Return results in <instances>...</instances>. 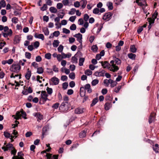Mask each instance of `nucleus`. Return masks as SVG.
<instances>
[{
    "instance_id": "obj_4",
    "label": "nucleus",
    "mask_w": 159,
    "mask_h": 159,
    "mask_svg": "<svg viewBox=\"0 0 159 159\" xmlns=\"http://www.w3.org/2000/svg\"><path fill=\"white\" fill-rule=\"evenodd\" d=\"M21 69L20 66L17 64H13L10 68L11 71L15 73H18Z\"/></svg>"
},
{
    "instance_id": "obj_58",
    "label": "nucleus",
    "mask_w": 159,
    "mask_h": 159,
    "mask_svg": "<svg viewBox=\"0 0 159 159\" xmlns=\"http://www.w3.org/2000/svg\"><path fill=\"white\" fill-rule=\"evenodd\" d=\"M4 135L5 137L7 138H10L11 136L10 134L7 132H4Z\"/></svg>"
},
{
    "instance_id": "obj_17",
    "label": "nucleus",
    "mask_w": 159,
    "mask_h": 159,
    "mask_svg": "<svg viewBox=\"0 0 159 159\" xmlns=\"http://www.w3.org/2000/svg\"><path fill=\"white\" fill-rule=\"evenodd\" d=\"M156 114L154 113H151L149 118V123H151L155 119Z\"/></svg>"
},
{
    "instance_id": "obj_30",
    "label": "nucleus",
    "mask_w": 159,
    "mask_h": 159,
    "mask_svg": "<svg viewBox=\"0 0 159 159\" xmlns=\"http://www.w3.org/2000/svg\"><path fill=\"white\" fill-rule=\"evenodd\" d=\"M130 51L133 53H135L136 52V48L134 45H133L131 46L130 48Z\"/></svg>"
},
{
    "instance_id": "obj_46",
    "label": "nucleus",
    "mask_w": 159,
    "mask_h": 159,
    "mask_svg": "<svg viewBox=\"0 0 159 159\" xmlns=\"http://www.w3.org/2000/svg\"><path fill=\"white\" fill-rule=\"evenodd\" d=\"M76 26L75 24H72L70 27V29L71 30H74L76 29Z\"/></svg>"
},
{
    "instance_id": "obj_43",
    "label": "nucleus",
    "mask_w": 159,
    "mask_h": 159,
    "mask_svg": "<svg viewBox=\"0 0 159 159\" xmlns=\"http://www.w3.org/2000/svg\"><path fill=\"white\" fill-rule=\"evenodd\" d=\"M6 33L9 36H11L12 34V31L11 29H10L8 30L6 32Z\"/></svg>"
},
{
    "instance_id": "obj_12",
    "label": "nucleus",
    "mask_w": 159,
    "mask_h": 159,
    "mask_svg": "<svg viewBox=\"0 0 159 159\" xmlns=\"http://www.w3.org/2000/svg\"><path fill=\"white\" fill-rule=\"evenodd\" d=\"M112 14L110 12L106 13L103 15L102 19L108 21L111 19Z\"/></svg>"
},
{
    "instance_id": "obj_20",
    "label": "nucleus",
    "mask_w": 159,
    "mask_h": 159,
    "mask_svg": "<svg viewBox=\"0 0 159 159\" xmlns=\"http://www.w3.org/2000/svg\"><path fill=\"white\" fill-rule=\"evenodd\" d=\"M112 82V80L110 79L108 80L107 79L104 80L103 81V83L104 84H106L107 86L109 85V84L111 83Z\"/></svg>"
},
{
    "instance_id": "obj_42",
    "label": "nucleus",
    "mask_w": 159,
    "mask_h": 159,
    "mask_svg": "<svg viewBox=\"0 0 159 159\" xmlns=\"http://www.w3.org/2000/svg\"><path fill=\"white\" fill-rule=\"evenodd\" d=\"M68 86V83L67 82H65L62 84V88L65 90L67 89Z\"/></svg>"
},
{
    "instance_id": "obj_63",
    "label": "nucleus",
    "mask_w": 159,
    "mask_h": 159,
    "mask_svg": "<svg viewBox=\"0 0 159 159\" xmlns=\"http://www.w3.org/2000/svg\"><path fill=\"white\" fill-rule=\"evenodd\" d=\"M60 32L58 31H55L53 33V36H55V37H58L60 34Z\"/></svg>"
},
{
    "instance_id": "obj_15",
    "label": "nucleus",
    "mask_w": 159,
    "mask_h": 159,
    "mask_svg": "<svg viewBox=\"0 0 159 159\" xmlns=\"http://www.w3.org/2000/svg\"><path fill=\"white\" fill-rule=\"evenodd\" d=\"M33 115L38 118L37 121H39L43 119V116L39 112L34 113Z\"/></svg>"
},
{
    "instance_id": "obj_64",
    "label": "nucleus",
    "mask_w": 159,
    "mask_h": 159,
    "mask_svg": "<svg viewBox=\"0 0 159 159\" xmlns=\"http://www.w3.org/2000/svg\"><path fill=\"white\" fill-rule=\"evenodd\" d=\"M74 5L75 7H79L80 6V2L76 1L74 3Z\"/></svg>"
},
{
    "instance_id": "obj_32",
    "label": "nucleus",
    "mask_w": 159,
    "mask_h": 159,
    "mask_svg": "<svg viewBox=\"0 0 159 159\" xmlns=\"http://www.w3.org/2000/svg\"><path fill=\"white\" fill-rule=\"evenodd\" d=\"M43 72V69L41 67L37 68V72L39 74H41Z\"/></svg>"
},
{
    "instance_id": "obj_49",
    "label": "nucleus",
    "mask_w": 159,
    "mask_h": 159,
    "mask_svg": "<svg viewBox=\"0 0 159 159\" xmlns=\"http://www.w3.org/2000/svg\"><path fill=\"white\" fill-rule=\"evenodd\" d=\"M11 20L13 23L16 24L18 23V19L16 17H14L12 18Z\"/></svg>"
},
{
    "instance_id": "obj_52",
    "label": "nucleus",
    "mask_w": 159,
    "mask_h": 159,
    "mask_svg": "<svg viewBox=\"0 0 159 159\" xmlns=\"http://www.w3.org/2000/svg\"><path fill=\"white\" fill-rule=\"evenodd\" d=\"M57 58L58 60V61H61L62 59L63 58V56L62 55H61V54H58L57 55Z\"/></svg>"
},
{
    "instance_id": "obj_26",
    "label": "nucleus",
    "mask_w": 159,
    "mask_h": 159,
    "mask_svg": "<svg viewBox=\"0 0 159 159\" xmlns=\"http://www.w3.org/2000/svg\"><path fill=\"white\" fill-rule=\"evenodd\" d=\"M43 31L46 35H48L49 34V32L48 29L47 28H44L43 29Z\"/></svg>"
},
{
    "instance_id": "obj_16",
    "label": "nucleus",
    "mask_w": 159,
    "mask_h": 159,
    "mask_svg": "<svg viewBox=\"0 0 159 159\" xmlns=\"http://www.w3.org/2000/svg\"><path fill=\"white\" fill-rule=\"evenodd\" d=\"M51 80L55 85L58 84L59 82V79L55 77L52 78Z\"/></svg>"
},
{
    "instance_id": "obj_23",
    "label": "nucleus",
    "mask_w": 159,
    "mask_h": 159,
    "mask_svg": "<svg viewBox=\"0 0 159 159\" xmlns=\"http://www.w3.org/2000/svg\"><path fill=\"white\" fill-rule=\"evenodd\" d=\"M49 11L51 13H57V9L53 7H50L49 8Z\"/></svg>"
},
{
    "instance_id": "obj_59",
    "label": "nucleus",
    "mask_w": 159,
    "mask_h": 159,
    "mask_svg": "<svg viewBox=\"0 0 159 159\" xmlns=\"http://www.w3.org/2000/svg\"><path fill=\"white\" fill-rule=\"evenodd\" d=\"M63 30V32L64 33H65L66 34H69L70 33V31L69 30L65 28H63L62 29Z\"/></svg>"
},
{
    "instance_id": "obj_1",
    "label": "nucleus",
    "mask_w": 159,
    "mask_h": 159,
    "mask_svg": "<svg viewBox=\"0 0 159 159\" xmlns=\"http://www.w3.org/2000/svg\"><path fill=\"white\" fill-rule=\"evenodd\" d=\"M121 63L120 60L116 57H113V60L110 61V65L111 67L110 69V70L115 72L119 70V68L116 65H119Z\"/></svg>"
},
{
    "instance_id": "obj_60",
    "label": "nucleus",
    "mask_w": 159,
    "mask_h": 159,
    "mask_svg": "<svg viewBox=\"0 0 159 159\" xmlns=\"http://www.w3.org/2000/svg\"><path fill=\"white\" fill-rule=\"evenodd\" d=\"M39 43L37 41L35 42L34 44V47L36 48H37L39 47Z\"/></svg>"
},
{
    "instance_id": "obj_39",
    "label": "nucleus",
    "mask_w": 159,
    "mask_h": 159,
    "mask_svg": "<svg viewBox=\"0 0 159 159\" xmlns=\"http://www.w3.org/2000/svg\"><path fill=\"white\" fill-rule=\"evenodd\" d=\"M76 11V10L74 8H72L71 9L70 11L68 12V14L70 15H74Z\"/></svg>"
},
{
    "instance_id": "obj_29",
    "label": "nucleus",
    "mask_w": 159,
    "mask_h": 159,
    "mask_svg": "<svg viewBox=\"0 0 159 159\" xmlns=\"http://www.w3.org/2000/svg\"><path fill=\"white\" fill-rule=\"evenodd\" d=\"M62 55L63 56V58H70L71 56V54L70 53H68L67 54H65V53L62 52L61 53Z\"/></svg>"
},
{
    "instance_id": "obj_40",
    "label": "nucleus",
    "mask_w": 159,
    "mask_h": 159,
    "mask_svg": "<svg viewBox=\"0 0 159 159\" xmlns=\"http://www.w3.org/2000/svg\"><path fill=\"white\" fill-rule=\"evenodd\" d=\"M98 82L99 81L98 80L95 79L92 81L91 84L93 86H95L98 83Z\"/></svg>"
},
{
    "instance_id": "obj_18",
    "label": "nucleus",
    "mask_w": 159,
    "mask_h": 159,
    "mask_svg": "<svg viewBox=\"0 0 159 159\" xmlns=\"http://www.w3.org/2000/svg\"><path fill=\"white\" fill-rule=\"evenodd\" d=\"M34 36L35 38L41 39L42 40H43L44 39V36L42 34H38L37 33H36L34 34Z\"/></svg>"
},
{
    "instance_id": "obj_45",
    "label": "nucleus",
    "mask_w": 159,
    "mask_h": 159,
    "mask_svg": "<svg viewBox=\"0 0 159 159\" xmlns=\"http://www.w3.org/2000/svg\"><path fill=\"white\" fill-rule=\"evenodd\" d=\"M76 16H71L70 17L69 20L71 22H74L76 19Z\"/></svg>"
},
{
    "instance_id": "obj_62",
    "label": "nucleus",
    "mask_w": 159,
    "mask_h": 159,
    "mask_svg": "<svg viewBox=\"0 0 159 159\" xmlns=\"http://www.w3.org/2000/svg\"><path fill=\"white\" fill-rule=\"evenodd\" d=\"M31 54L29 52H26L25 53V56L26 58L30 59L31 58Z\"/></svg>"
},
{
    "instance_id": "obj_50",
    "label": "nucleus",
    "mask_w": 159,
    "mask_h": 159,
    "mask_svg": "<svg viewBox=\"0 0 159 159\" xmlns=\"http://www.w3.org/2000/svg\"><path fill=\"white\" fill-rule=\"evenodd\" d=\"M59 105V104L58 102H57L52 106V107L54 109H57Z\"/></svg>"
},
{
    "instance_id": "obj_13",
    "label": "nucleus",
    "mask_w": 159,
    "mask_h": 159,
    "mask_svg": "<svg viewBox=\"0 0 159 159\" xmlns=\"http://www.w3.org/2000/svg\"><path fill=\"white\" fill-rule=\"evenodd\" d=\"M105 71L104 70H102L101 71H97L94 74V75L96 76H104Z\"/></svg>"
},
{
    "instance_id": "obj_19",
    "label": "nucleus",
    "mask_w": 159,
    "mask_h": 159,
    "mask_svg": "<svg viewBox=\"0 0 159 159\" xmlns=\"http://www.w3.org/2000/svg\"><path fill=\"white\" fill-rule=\"evenodd\" d=\"M31 74V71L30 70H29V69H28L26 74L25 75V77L28 80H29L30 78Z\"/></svg>"
},
{
    "instance_id": "obj_47",
    "label": "nucleus",
    "mask_w": 159,
    "mask_h": 159,
    "mask_svg": "<svg viewBox=\"0 0 159 159\" xmlns=\"http://www.w3.org/2000/svg\"><path fill=\"white\" fill-rule=\"evenodd\" d=\"M51 54L50 53H48L45 54V58L48 59H50L51 58Z\"/></svg>"
},
{
    "instance_id": "obj_7",
    "label": "nucleus",
    "mask_w": 159,
    "mask_h": 159,
    "mask_svg": "<svg viewBox=\"0 0 159 159\" xmlns=\"http://www.w3.org/2000/svg\"><path fill=\"white\" fill-rule=\"evenodd\" d=\"M74 36L77 38V40L80 43V47L81 48L82 47V35L81 34L79 33L77 34H76L74 35Z\"/></svg>"
},
{
    "instance_id": "obj_24",
    "label": "nucleus",
    "mask_w": 159,
    "mask_h": 159,
    "mask_svg": "<svg viewBox=\"0 0 159 159\" xmlns=\"http://www.w3.org/2000/svg\"><path fill=\"white\" fill-rule=\"evenodd\" d=\"M86 131L84 130L82 131L79 134L80 137V138H83L84 137L86 136Z\"/></svg>"
},
{
    "instance_id": "obj_22",
    "label": "nucleus",
    "mask_w": 159,
    "mask_h": 159,
    "mask_svg": "<svg viewBox=\"0 0 159 159\" xmlns=\"http://www.w3.org/2000/svg\"><path fill=\"white\" fill-rule=\"evenodd\" d=\"M76 54H75L74 56L72 57L71 58V62L74 63H77L78 59L76 56Z\"/></svg>"
},
{
    "instance_id": "obj_10",
    "label": "nucleus",
    "mask_w": 159,
    "mask_h": 159,
    "mask_svg": "<svg viewBox=\"0 0 159 159\" xmlns=\"http://www.w3.org/2000/svg\"><path fill=\"white\" fill-rule=\"evenodd\" d=\"M24 154L22 152H19L17 153V156H14L12 159H24L23 157Z\"/></svg>"
},
{
    "instance_id": "obj_9",
    "label": "nucleus",
    "mask_w": 159,
    "mask_h": 159,
    "mask_svg": "<svg viewBox=\"0 0 159 159\" xmlns=\"http://www.w3.org/2000/svg\"><path fill=\"white\" fill-rule=\"evenodd\" d=\"M13 148V145L10 143H8L6 146H4L2 147V149L4 150V151L8 150H11Z\"/></svg>"
},
{
    "instance_id": "obj_35",
    "label": "nucleus",
    "mask_w": 159,
    "mask_h": 159,
    "mask_svg": "<svg viewBox=\"0 0 159 159\" xmlns=\"http://www.w3.org/2000/svg\"><path fill=\"white\" fill-rule=\"evenodd\" d=\"M20 39L18 36H16L15 37L14 42L15 43H19Z\"/></svg>"
},
{
    "instance_id": "obj_38",
    "label": "nucleus",
    "mask_w": 159,
    "mask_h": 159,
    "mask_svg": "<svg viewBox=\"0 0 159 159\" xmlns=\"http://www.w3.org/2000/svg\"><path fill=\"white\" fill-rule=\"evenodd\" d=\"M93 13L94 14H99V10L98 8H95L94 9L93 11Z\"/></svg>"
},
{
    "instance_id": "obj_6",
    "label": "nucleus",
    "mask_w": 159,
    "mask_h": 159,
    "mask_svg": "<svg viewBox=\"0 0 159 159\" xmlns=\"http://www.w3.org/2000/svg\"><path fill=\"white\" fill-rule=\"evenodd\" d=\"M158 13L157 11H155L152 15L151 18H148L149 24H153L154 22L155 19L157 18Z\"/></svg>"
},
{
    "instance_id": "obj_61",
    "label": "nucleus",
    "mask_w": 159,
    "mask_h": 159,
    "mask_svg": "<svg viewBox=\"0 0 159 159\" xmlns=\"http://www.w3.org/2000/svg\"><path fill=\"white\" fill-rule=\"evenodd\" d=\"M78 23L79 25H82L84 24V20L82 18H80L79 19Z\"/></svg>"
},
{
    "instance_id": "obj_56",
    "label": "nucleus",
    "mask_w": 159,
    "mask_h": 159,
    "mask_svg": "<svg viewBox=\"0 0 159 159\" xmlns=\"http://www.w3.org/2000/svg\"><path fill=\"white\" fill-rule=\"evenodd\" d=\"M47 91L49 95H51L52 93V89L51 88L48 87L47 89Z\"/></svg>"
},
{
    "instance_id": "obj_27",
    "label": "nucleus",
    "mask_w": 159,
    "mask_h": 159,
    "mask_svg": "<svg viewBox=\"0 0 159 159\" xmlns=\"http://www.w3.org/2000/svg\"><path fill=\"white\" fill-rule=\"evenodd\" d=\"M128 57L132 59V60H134L136 57V55L135 54H133L132 53H129L128 54Z\"/></svg>"
},
{
    "instance_id": "obj_41",
    "label": "nucleus",
    "mask_w": 159,
    "mask_h": 159,
    "mask_svg": "<svg viewBox=\"0 0 159 159\" xmlns=\"http://www.w3.org/2000/svg\"><path fill=\"white\" fill-rule=\"evenodd\" d=\"M92 72L90 70H87L85 71V74L88 75H92Z\"/></svg>"
},
{
    "instance_id": "obj_57",
    "label": "nucleus",
    "mask_w": 159,
    "mask_h": 159,
    "mask_svg": "<svg viewBox=\"0 0 159 159\" xmlns=\"http://www.w3.org/2000/svg\"><path fill=\"white\" fill-rule=\"evenodd\" d=\"M17 73H12L10 76L11 78H15L16 77H18L19 76V74Z\"/></svg>"
},
{
    "instance_id": "obj_51",
    "label": "nucleus",
    "mask_w": 159,
    "mask_h": 159,
    "mask_svg": "<svg viewBox=\"0 0 159 159\" xmlns=\"http://www.w3.org/2000/svg\"><path fill=\"white\" fill-rule=\"evenodd\" d=\"M63 49V47L62 45H60L57 48L58 51L59 52H62Z\"/></svg>"
},
{
    "instance_id": "obj_37",
    "label": "nucleus",
    "mask_w": 159,
    "mask_h": 159,
    "mask_svg": "<svg viewBox=\"0 0 159 159\" xmlns=\"http://www.w3.org/2000/svg\"><path fill=\"white\" fill-rule=\"evenodd\" d=\"M59 41L57 40H54L53 43V45L54 47L56 48L59 45Z\"/></svg>"
},
{
    "instance_id": "obj_34",
    "label": "nucleus",
    "mask_w": 159,
    "mask_h": 159,
    "mask_svg": "<svg viewBox=\"0 0 159 159\" xmlns=\"http://www.w3.org/2000/svg\"><path fill=\"white\" fill-rule=\"evenodd\" d=\"M107 5L108 7V8L109 10H112L113 9V6L112 3L111 2H109L107 4Z\"/></svg>"
},
{
    "instance_id": "obj_44",
    "label": "nucleus",
    "mask_w": 159,
    "mask_h": 159,
    "mask_svg": "<svg viewBox=\"0 0 159 159\" xmlns=\"http://www.w3.org/2000/svg\"><path fill=\"white\" fill-rule=\"evenodd\" d=\"M75 74L73 72L71 73L69 75V77L72 80H74L75 78Z\"/></svg>"
},
{
    "instance_id": "obj_31",
    "label": "nucleus",
    "mask_w": 159,
    "mask_h": 159,
    "mask_svg": "<svg viewBox=\"0 0 159 159\" xmlns=\"http://www.w3.org/2000/svg\"><path fill=\"white\" fill-rule=\"evenodd\" d=\"M85 58H80L79 59V65L81 66L83 65V63L84 61Z\"/></svg>"
},
{
    "instance_id": "obj_14",
    "label": "nucleus",
    "mask_w": 159,
    "mask_h": 159,
    "mask_svg": "<svg viewBox=\"0 0 159 159\" xmlns=\"http://www.w3.org/2000/svg\"><path fill=\"white\" fill-rule=\"evenodd\" d=\"M85 109L84 108L78 107L76 108L75 111V112L76 114H80L84 112Z\"/></svg>"
},
{
    "instance_id": "obj_25",
    "label": "nucleus",
    "mask_w": 159,
    "mask_h": 159,
    "mask_svg": "<svg viewBox=\"0 0 159 159\" xmlns=\"http://www.w3.org/2000/svg\"><path fill=\"white\" fill-rule=\"evenodd\" d=\"M111 106V103H106L104 105L105 109L106 110H108L110 108Z\"/></svg>"
},
{
    "instance_id": "obj_48",
    "label": "nucleus",
    "mask_w": 159,
    "mask_h": 159,
    "mask_svg": "<svg viewBox=\"0 0 159 159\" xmlns=\"http://www.w3.org/2000/svg\"><path fill=\"white\" fill-rule=\"evenodd\" d=\"M47 8V5L46 4H44L43 5L42 7H41L40 10L42 11H44L46 10Z\"/></svg>"
},
{
    "instance_id": "obj_55",
    "label": "nucleus",
    "mask_w": 159,
    "mask_h": 159,
    "mask_svg": "<svg viewBox=\"0 0 159 159\" xmlns=\"http://www.w3.org/2000/svg\"><path fill=\"white\" fill-rule=\"evenodd\" d=\"M121 88V86H119L118 87L115 88V89H114V91L116 92V93H118L119 92Z\"/></svg>"
},
{
    "instance_id": "obj_8",
    "label": "nucleus",
    "mask_w": 159,
    "mask_h": 159,
    "mask_svg": "<svg viewBox=\"0 0 159 159\" xmlns=\"http://www.w3.org/2000/svg\"><path fill=\"white\" fill-rule=\"evenodd\" d=\"M82 89L87 90L89 93H91L92 92V90L90 88V85L89 84H87L85 85L84 87H81L80 88V90L81 91Z\"/></svg>"
},
{
    "instance_id": "obj_11",
    "label": "nucleus",
    "mask_w": 159,
    "mask_h": 159,
    "mask_svg": "<svg viewBox=\"0 0 159 159\" xmlns=\"http://www.w3.org/2000/svg\"><path fill=\"white\" fill-rule=\"evenodd\" d=\"M101 63L103 68H107L110 70V68L111 67V66L110 63L109 64L107 61H105L104 62L101 61Z\"/></svg>"
},
{
    "instance_id": "obj_54",
    "label": "nucleus",
    "mask_w": 159,
    "mask_h": 159,
    "mask_svg": "<svg viewBox=\"0 0 159 159\" xmlns=\"http://www.w3.org/2000/svg\"><path fill=\"white\" fill-rule=\"evenodd\" d=\"M89 18V16L87 14H85L84 15V20L85 21H87Z\"/></svg>"
},
{
    "instance_id": "obj_36",
    "label": "nucleus",
    "mask_w": 159,
    "mask_h": 159,
    "mask_svg": "<svg viewBox=\"0 0 159 159\" xmlns=\"http://www.w3.org/2000/svg\"><path fill=\"white\" fill-rule=\"evenodd\" d=\"M0 5L1 7H5L6 5L5 1L4 0H2L0 2Z\"/></svg>"
},
{
    "instance_id": "obj_53",
    "label": "nucleus",
    "mask_w": 159,
    "mask_h": 159,
    "mask_svg": "<svg viewBox=\"0 0 159 159\" xmlns=\"http://www.w3.org/2000/svg\"><path fill=\"white\" fill-rule=\"evenodd\" d=\"M63 6V4L62 3H59L57 4V9H61Z\"/></svg>"
},
{
    "instance_id": "obj_33",
    "label": "nucleus",
    "mask_w": 159,
    "mask_h": 159,
    "mask_svg": "<svg viewBox=\"0 0 159 159\" xmlns=\"http://www.w3.org/2000/svg\"><path fill=\"white\" fill-rule=\"evenodd\" d=\"M98 48L96 45H93L91 48V50L93 52H97L98 50Z\"/></svg>"
},
{
    "instance_id": "obj_2",
    "label": "nucleus",
    "mask_w": 159,
    "mask_h": 159,
    "mask_svg": "<svg viewBox=\"0 0 159 159\" xmlns=\"http://www.w3.org/2000/svg\"><path fill=\"white\" fill-rule=\"evenodd\" d=\"M70 107V105L68 102H63L59 107V109L64 112L67 111Z\"/></svg>"
},
{
    "instance_id": "obj_5",
    "label": "nucleus",
    "mask_w": 159,
    "mask_h": 159,
    "mask_svg": "<svg viewBox=\"0 0 159 159\" xmlns=\"http://www.w3.org/2000/svg\"><path fill=\"white\" fill-rule=\"evenodd\" d=\"M16 115V118H15L17 120L20 118L21 116H22L25 119H26V113L23 110H22L20 111H17Z\"/></svg>"
},
{
    "instance_id": "obj_3",
    "label": "nucleus",
    "mask_w": 159,
    "mask_h": 159,
    "mask_svg": "<svg viewBox=\"0 0 159 159\" xmlns=\"http://www.w3.org/2000/svg\"><path fill=\"white\" fill-rule=\"evenodd\" d=\"M48 95L45 91H42L41 94V98L40 99L39 102L40 104H43L47 100H49L47 97Z\"/></svg>"
},
{
    "instance_id": "obj_21",
    "label": "nucleus",
    "mask_w": 159,
    "mask_h": 159,
    "mask_svg": "<svg viewBox=\"0 0 159 159\" xmlns=\"http://www.w3.org/2000/svg\"><path fill=\"white\" fill-rule=\"evenodd\" d=\"M153 148L156 153L158 152L159 145L157 144H156L154 146H153Z\"/></svg>"
},
{
    "instance_id": "obj_28",
    "label": "nucleus",
    "mask_w": 159,
    "mask_h": 159,
    "mask_svg": "<svg viewBox=\"0 0 159 159\" xmlns=\"http://www.w3.org/2000/svg\"><path fill=\"white\" fill-rule=\"evenodd\" d=\"M98 101V98H95L93 99L92 101V103L91 104L90 106L91 107H93L96 104V103Z\"/></svg>"
}]
</instances>
